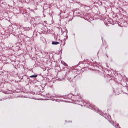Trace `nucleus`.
Wrapping results in <instances>:
<instances>
[{
  "mask_svg": "<svg viewBox=\"0 0 128 128\" xmlns=\"http://www.w3.org/2000/svg\"><path fill=\"white\" fill-rule=\"evenodd\" d=\"M30 28H26V30H30Z\"/></svg>",
  "mask_w": 128,
  "mask_h": 128,
  "instance_id": "nucleus-13",
  "label": "nucleus"
},
{
  "mask_svg": "<svg viewBox=\"0 0 128 128\" xmlns=\"http://www.w3.org/2000/svg\"><path fill=\"white\" fill-rule=\"evenodd\" d=\"M99 114H100V116H104V112H99Z\"/></svg>",
  "mask_w": 128,
  "mask_h": 128,
  "instance_id": "nucleus-11",
  "label": "nucleus"
},
{
  "mask_svg": "<svg viewBox=\"0 0 128 128\" xmlns=\"http://www.w3.org/2000/svg\"><path fill=\"white\" fill-rule=\"evenodd\" d=\"M62 40L61 41V44H62Z\"/></svg>",
  "mask_w": 128,
  "mask_h": 128,
  "instance_id": "nucleus-15",
  "label": "nucleus"
},
{
  "mask_svg": "<svg viewBox=\"0 0 128 128\" xmlns=\"http://www.w3.org/2000/svg\"><path fill=\"white\" fill-rule=\"evenodd\" d=\"M104 118H106V120H108V121L110 122H111L110 121V118H112V117L110 116H104Z\"/></svg>",
  "mask_w": 128,
  "mask_h": 128,
  "instance_id": "nucleus-4",
  "label": "nucleus"
},
{
  "mask_svg": "<svg viewBox=\"0 0 128 128\" xmlns=\"http://www.w3.org/2000/svg\"><path fill=\"white\" fill-rule=\"evenodd\" d=\"M30 78H38V75H32L30 76Z\"/></svg>",
  "mask_w": 128,
  "mask_h": 128,
  "instance_id": "nucleus-9",
  "label": "nucleus"
},
{
  "mask_svg": "<svg viewBox=\"0 0 128 128\" xmlns=\"http://www.w3.org/2000/svg\"><path fill=\"white\" fill-rule=\"evenodd\" d=\"M102 38V40H103Z\"/></svg>",
  "mask_w": 128,
  "mask_h": 128,
  "instance_id": "nucleus-19",
  "label": "nucleus"
},
{
  "mask_svg": "<svg viewBox=\"0 0 128 128\" xmlns=\"http://www.w3.org/2000/svg\"><path fill=\"white\" fill-rule=\"evenodd\" d=\"M36 92H39V94H40V92H42V90H40V88H36Z\"/></svg>",
  "mask_w": 128,
  "mask_h": 128,
  "instance_id": "nucleus-7",
  "label": "nucleus"
},
{
  "mask_svg": "<svg viewBox=\"0 0 128 128\" xmlns=\"http://www.w3.org/2000/svg\"><path fill=\"white\" fill-rule=\"evenodd\" d=\"M44 86H46V84H43L40 86V88H42H42H44Z\"/></svg>",
  "mask_w": 128,
  "mask_h": 128,
  "instance_id": "nucleus-10",
  "label": "nucleus"
},
{
  "mask_svg": "<svg viewBox=\"0 0 128 128\" xmlns=\"http://www.w3.org/2000/svg\"><path fill=\"white\" fill-rule=\"evenodd\" d=\"M68 76L70 79L74 78H76V76H74V72H72V71H70L68 73H66V76Z\"/></svg>",
  "mask_w": 128,
  "mask_h": 128,
  "instance_id": "nucleus-1",
  "label": "nucleus"
},
{
  "mask_svg": "<svg viewBox=\"0 0 128 128\" xmlns=\"http://www.w3.org/2000/svg\"><path fill=\"white\" fill-rule=\"evenodd\" d=\"M64 65L65 66H68V64H66V62H64Z\"/></svg>",
  "mask_w": 128,
  "mask_h": 128,
  "instance_id": "nucleus-12",
  "label": "nucleus"
},
{
  "mask_svg": "<svg viewBox=\"0 0 128 128\" xmlns=\"http://www.w3.org/2000/svg\"><path fill=\"white\" fill-rule=\"evenodd\" d=\"M86 106H88V108H90L91 110H94V106H92V105L90 104V102H88L86 103Z\"/></svg>",
  "mask_w": 128,
  "mask_h": 128,
  "instance_id": "nucleus-2",
  "label": "nucleus"
},
{
  "mask_svg": "<svg viewBox=\"0 0 128 128\" xmlns=\"http://www.w3.org/2000/svg\"><path fill=\"white\" fill-rule=\"evenodd\" d=\"M62 34H64V32H62Z\"/></svg>",
  "mask_w": 128,
  "mask_h": 128,
  "instance_id": "nucleus-16",
  "label": "nucleus"
},
{
  "mask_svg": "<svg viewBox=\"0 0 128 128\" xmlns=\"http://www.w3.org/2000/svg\"><path fill=\"white\" fill-rule=\"evenodd\" d=\"M122 92L124 94H128V88L124 87L122 89Z\"/></svg>",
  "mask_w": 128,
  "mask_h": 128,
  "instance_id": "nucleus-3",
  "label": "nucleus"
},
{
  "mask_svg": "<svg viewBox=\"0 0 128 128\" xmlns=\"http://www.w3.org/2000/svg\"><path fill=\"white\" fill-rule=\"evenodd\" d=\"M16 32V36H20L22 34V31H18V30H17Z\"/></svg>",
  "mask_w": 128,
  "mask_h": 128,
  "instance_id": "nucleus-6",
  "label": "nucleus"
},
{
  "mask_svg": "<svg viewBox=\"0 0 128 128\" xmlns=\"http://www.w3.org/2000/svg\"><path fill=\"white\" fill-rule=\"evenodd\" d=\"M20 28H22V26H20Z\"/></svg>",
  "mask_w": 128,
  "mask_h": 128,
  "instance_id": "nucleus-18",
  "label": "nucleus"
},
{
  "mask_svg": "<svg viewBox=\"0 0 128 128\" xmlns=\"http://www.w3.org/2000/svg\"><path fill=\"white\" fill-rule=\"evenodd\" d=\"M75 98H76L75 100H76V102H78V100L82 98V96H80L78 95L75 97Z\"/></svg>",
  "mask_w": 128,
  "mask_h": 128,
  "instance_id": "nucleus-5",
  "label": "nucleus"
},
{
  "mask_svg": "<svg viewBox=\"0 0 128 128\" xmlns=\"http://www.w3.org/2000/svg\"><path fill=\"white\" fill-rule=\"evenodd\" d=\"M43 40H44V38H43Z\"/></svg>",
  "mask_w": 128,
  "mask_h": 128,
  "instance_id": "nucleus-17",
  "label": "nucleus"
},
{
  "mask_svg": "<svg viewBox=\"0 0 128 128\" xmlns=\"http://www.w3.org/2000/svg\"><path fill=\"white\" fill-rule=\"evenodd\" d=\"M52 44H54V45H56V44H60V42H52Z\"/></svg>",
  "mask_w": 128,
  "mask_h": 128,
  "instance_id": "nucleus-8",
  "label": "nucleus"
},
{
  "mask_svg": "<svg viewBox=\"0 0 128 128\" xmlns=\"http://www.w3.org/2000/svg\"><path fill=\"white\" fill-rule=\"evenodd\" d=\"M34 34H36V31L34 32Z\"/></svg>",
  "mask_w": 128,
  "mask_h": 128,
  "instance_id": "nucleus-14",
  "label": "nucleus"
}]
</instances>
